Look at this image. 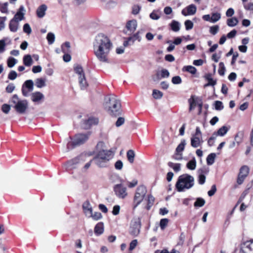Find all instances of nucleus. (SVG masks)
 <instances>
[{
  "mask_svg": "<svg viewBox=\"0 0 253 253\" xmlns=\"http://www.w3.org/2000/svg\"><path fill=\"white\" fill-rule=\"evenodd\" d=\"M92 44L93 53L97 59L102 63H109V56L113 46L109 37L99 33L95 37Z\"/></svg>",
  "mask_w": 253,
  "mask_h": 253,
  "instance_id": "obj_1",
  "label": "nucleus"
},
{
  "mask_svg": "<svg viewBox=\"0 0 253 253\" xmlns=\"http://www.w3.org/2000/svg\"><path fill=\"white\" fill-rule=\"evenodd\" d=\"M104 107L109 115H118L120 113L121 108L120 100L115 95L111 94L105 98Z\"/></svg>",
  "mask_w": 253,
  "mask_h": 253,
  "instance_id": "obj_2",
  "label": "nucleus"
},
{
  "mask_svg": "<svg viewBox=\"0 0 253 253\" xmlns=\"http://www.w3.org/2000/svg\"><path fill=\"white\" fill-rule=\"evenodd\" d=\"M115 151L110 150H101L92 159L94 163L99 168L108 166L109 162L114 157Z\"/></svg>",
  "mask_w": 253,
  "mask_h": 253,
  "instance_id": "obj_3",
  "label": "nucleus"
},
{
  "mask_svg": "<svg viewBox=\"0 0 253 253\" xmlns=\"http://www.w3.org/2000/svg\"><path fill=\"white\" fill-rule=\"evenodd\" d=\"M194 184V177L188 174H184L179 176L175 186L178 192H182L185 189L191 188Z\"/></svg>",
  "mask_w": 253,
  "mask_h": 253,
  "instance_id": "obj_4",
  "label": "nucleus"
},
{
  "mask_svg": "<svg viewBox=\"0 0 253 253\" xmlns=\"http://www.w3.org/2000/svg\"><path fill=\"white\" fill-rule=\"evenodd\" d=\"M14 105L13 108L19 114H24L28 108V102L26 100H21L16 94L13 95L10 100Z\"/></svg>",
  "mask_w": 253,
  "mask_h": 253,
  "instance_id": "obj_5",
  "label": "nucleus"
},
{
  "mask_svg": "<svg viewBox=\"0 0 253 253\" xmlns=\"http://www.w3.org/2000/svg\"><path fill=\"white\" fill-rule=\"evenodd\" d=\"M147 189L143 185L138 186L135 192L133 199L132 210H135L146 196Z\"/></svg>",
  "mask_w": 253,
  "mask_h": 253,
  "instance_id": "obj_6",
  "label": "nucleus"
},
{
  "mask_svg": "<svg viewBox=\"0 0 253 253\" xmlns=\"http://www.w3.org/2000/svg\"><path fill=\"white\" fill-rule=\"evenodd\" d=\"M88 134H78L73 139L70 138V140L67 143L68 149H70L77 146L80 145L87 141L88 139Z\"/></svg>",
  "mask_w": 253,
  "mask_h": 253,
  "instance_id": "obj_7",
  "label": "nucleus"
},
{
  "mask_svg": "<svg viewBox=\"0 0 253 253\" xmlns=\"http://www.w3.org/2000/svg\"><path fill=\"white\" fill-rule=\"evenodd\" d=\"M74 70L75 72L78 76L79 82L81 88L82 89H85L88 86V84L82 66L78 64H75L74 66Z\"/></svg>",
  "mask_w": 253,
  "mask_h": 253,
  "instance_id": "obj_8",
  "label": "nucleus"
},
{
  "mask_svg": "<svg viewBox=\"0 0 253 253\" xmlns=\"http://www.w3.org/2000/svg\"><path fill=\"white\" fill-rule=\"evenodd\" d=\"M141 228V220L139 217H136L133 218L131 221L129 233L136 237L140 233Z\"/></svg>",
  "mask_w": 253,
  "mask_h": 253,
  "instance_id": "obj_9",
  "label": "nucleus"
},
{
  "mask_svg": "<svg viewBox=\"0 0 253 253\" xmlns=\"http://www.w3.org/2000/svg\"><path fill=\"white\" fill-rule=\"evenodd\" d=\"M123 180L121 179V183L115 184L113 187L114 192L117 197L125 199L127 196L126 187L122 184Z\"/></svg>",
  "mask_w": 253,
  "mask_h": 253,
  "instance_id": "obj_10",
  "label": "nucleus"
},
{
  "mask_svg": "<svg viewBox=\"0 0 253 253\" xmlns=\"http://www.w3.org/2000/svg\"><path fill=\"white\" fill-rule=\"evenodd\" d=\"M34 90V82L31 80H27L24 82L22 87V93L25 97L29 96Z\"/></svg>",
  "mask_w": 253,
  "mask_h": 253,
  "instance_id": "obj_11",
  "label": "nucleus"
},
{
  "mask_svg": "<svg viewBox=\"0 0 253 253\" xmlns=\"http://www.w3.org/2000/svg\"><path fill=\"white\" fill-rule=\"evenodd\" d=\"M240 253H253V240L242 243L240 245Z\"/></svg>",
  "mask_w": 253,
  "mask_h": 253,
  "instance_id": "obj_12",
  "label": "nucleus"
},
{
  "mask_svg": "<svg viewBox=\"0 0 253 253\" xmlns=\"http://www.w3.org/2000/svg\"><path fill=\"white\" fill-rule=\"evenodd\" d=\"M249 172V168L247 166H242L238 174L237 182L239 185L242 184Z\"/></svg>",
  "mask_w": 253,
  "mask_h": 253,
  "instance_id": "obj_13",
  "label": "nucleus"
},
{
  "mask_svg": "<svg viewBox=\"0 0 253 253\" xmlns=\"http://www.w3.org/2000/svg\"><path fill=\"white\" fill-rule=\"evenodd\" d=\"M137 27V22L135 19L128 21L126 24V33L128 35L133 34Z\"/></svg>",
  "mask_w": 253,
  "mask_h": 253,
  "instance_id": "obj_14",
  "label": "nucleus"
},
{
  "mask_svg": "<svg viewBox=\"0 0 253 253\" xmlns=\"http://www.w3.org/2000/svg\"><path fill=\"white\" fill-rule=\"evenodd\" d=\"M87 156L85 154H83L78 157L68 161L67 165L69 167L74 168V166L77 164L83 163L86 160Z\"/></svg>",
  "mask_w": 253,
  "mask_h": 253,
  "instance_id": "obj_15",
  "label": "nucleus"
},
{
  "mask_svg": "<svg viewBox=\"0 0 253 253\" xmlns=\"http://www.w3.org/2000/svg\"><path fill=\"white\" fill-rule=\"evenodd\" d=\"M30 96L31 100L38 104L42 102L44 98V95L39 91L33 92Z\"/></svg>",
  "mask_w": 253,
  "mask_h": 253,
  "instance_id": "obj_16",
  "label": "nucleus"
},
{
  "mask_svg": "<svg viewBox=\"0 0 253 253\" xmlns=\"http://www.w3.org/2000/svg\"><path fill=\"white\" fill-rule=\"evenodd\" d=\"M26 10L23 5H21L18 11L14 15L12 19L19 22L24 19V15Z\"/></svg>",
  "mask_w": 253,
  "mask_h": 253,
  "instance_id": "obj_17",
  "label": "nucleus"
},
{
  "mask_svg": "<svg viewBox=\"0 0 253 253\" xmlns=\"http://www.w3.org/2000/svg\"><path fill=\"white\" fill-rule=\"evenodd\" d=\"M197 8L194 4H190L182 10V14L184 16L194 15L196 12Z\"/></svg>",
  "mask_w": 253,
  "mask_h": 253,
  "instance_id": "obj_18",
  "label": "nucleus"
},
{
  "mask_svg": "<svg viewBox=\"0 0 253 253\" xmlns=\"http://www.w3.org/2000/svg\"><path fill=\"white\" fill-rule=\"evenodd\" d=\"M203 142L202 137L192 135L191 138V145L192 147L197 148L200 146Z\"/></svg>",
  "mask_w": 253,
  "mask_h": 253,
  "instance_id": "obj_19",
  "label": "nucleus"
},
{
  "mask_svg": "<svg viewBox=\"0 0 253 253\" xmlns=\"http://www.w3.org/2000/svg\"><path fill=\"white\" fill-rule=\"evenodd\" d=\"M208 170L205 168L200 169L198 170L199 173L198 182L200 184L203 185L205 183L206 180V176L204 173H206Z\"/></svg>",
  "mask_w": 253,
  "mask_h": 253,
  "instance_id": "obj_20",
  "label": "nucleus"
},
{
  "mask_svg": "<svg viewBox=\"0 0 253 253\" xmlns=\"http://www.w3.org/2000/svg\"><path fill=\"white\" fill-rule=\"evenodd\" d=\"M83 208L86 216L90 217V215H91V213L92 212V207L90 203L86 201L83 204Z\"/></svg>",
  "mask_w": 253,
  "mask_h": 253,
  "instance_id": "obj_21",
  "label": "nucleus"
},
{
  "mask_svg": "<svg viewBox=\"0 0 253 253\" xmlns=\"http://www.w3.org/2000/svg\"><path fill=\"white\" fill-rule=\"evenodd\" d=\"M47 8V6L44 4L40 5L37 9V16L41 18L43 17L45 14Z\"/></svg>",
  "mask_w": 253,
  "mask_h": 253,
  "instance_id": "obj_22",
  "label": "nucleus"
},
{
  "mask_svg": "<svg viewBox=\"0 0 253 253\" xmlns=\"http://www.w3.org/2000/svg\"><path fill=\"white\" fill-rule=\"evenodd\" d=\"M18 27L19 22L12 19L10 21L9 24V28L10 31L12 32H16L18 30Z\"/></svg>",
  "mask_w": 253,
  "mask_h": 253,
  "instance_id": "obj_23",
  "label": "nucleus"
},
{
  "mask_svg": "<svg viewBox=\"0 0 253 253\" xmlns=\"http://www.w3.org/2000/svg\"><path fill=\"white\" fill-rule=\"evenodd\" d=\"M206 79L208 81V83L204 85V87H207L208 86H214L216 84V82L215 80H213L212 78L211 75L208 74L205 75Z\"/></svg>",
  "mask_w": 253,
  "mask_h": 253,
  "instance_id": "obj_24",
  "label": "nucleus"
},
{
  "mask_svg": "<svg viewBox=\"0 0 253 253\" xmlns=\"http://www.w3.org/2000/svg\"><path fill=\"white\" fill-rule=\"evenodd\" d=\"M104 232V225L103 223H98L94 228V232L97 235L102 234Z\"/></svg>",
  "mask_w": 253,
  "mask_h": 253,
  "instance_id": "obj_25",
  "label": "nucleus"
},
{
  "mask_svg": "<svg viewBox=\"0 0 253 253\" xmlns=\"http://www.w3.org/2000/svg\"><path fill=\"white\" fill-rule=\"evenodd\" d=\"M229 128L226 126H223L220 127L217 132H214V135L220 136H223L225 134L227 133L228 131L229 130Z\"/></svg>",
  "mask_w": 253,
  "mask_h": 253,
  "instance_id": "obj_26",
  "label": "nucleus"
},
{
  "mask_svg": "<svg viewBox=\"0 0 253 253\" xmlns=\"http://www.w3.org/2000/svg\"><path fill=\"white\" fill-rule=\"evenodd\" d=\"M239 23V20L235 17H233L227 19L226 24L230 27L236 26Z\"/></svg>",
  "mask_w": 253,
  "mask_h": 253,
  "instance_id": "obj_27",
  "label": "nucleus"
},
{
  "mask_svg": "<svg viewBox=\"0 0 253 253\" xmlns=\"http://www.w3.org/2000/svg\"><path fill=\"white\" fill-rule=\"evenodd\" d=\"M85 122L89 123V125H86L84 126V128L88 129L92 125L97 124L98 123V119L95 118H90L85 120Z\"/></svg>",
  "mask_w": 253,
  "mask_h": 253,
  "instance_id": "obj_28",
  "label": "nucleus"
},
{
  "mask_svg": "<svg viewBox=\"0 0 253 253\" xmlns=\"http://www.w3.org/2000/svg\"><path fill=\"white\" fill-rule=\"evenodd\" d=\"M46 80L42 78H38L35 80V85L38 88H42L46 85Z\"/></svg>",
  "mask_w": 253,
  "mask_h": 253,
  "instance_id": "obj_29",
  "label": "nucleus"
},
{
  "mask_svg": "<svg viewBox=\"0 0 253 253\" xmlns=\"http://www.w3.org/2000/svg\"><path fill=\"white\" fill-rule=\"evenodd\" d=\"M23 63L26 66H31L33 64V60L30 55H26L23 57Z\"/></svg>",
  "mask_w": 253,
  "mask_h": 253,
  "instance_id": "obj_30",
  "label": "nucleus"
},
{
  "mask_svg": "<svg viewBox=\"0 0 253 253\" xmlns=\"http://www.w3.org/2000/svg\"><path fill=\"white\" fill-rule=\"evenodd\" d=\"M126 157L130 163H133L134 160L135 153L132 150H129L126 153Z\"/></svg>",
  "mask_w": 253,
  "mask_h": 253,
  "instance_id": "obj_31",
  "label": "nucleus"
},
{
  "mask_svg": "<svg viewBox=\"0 0 253 253\" xmlns=\"http://www.w3.org/2000/svg\"><path fill=\"white\" fill-rule=\"evenodd\" d=\"M216 157L215 153H211L209 154L207 158V163L208 165H211L214 162V160Z\"/></svg>",
  "mask_w": 253,
  "mask_h": 253,
  "instance_id": "obj_32",
  "label": "nucleus"
},
{
  "mask_svg": "<svg viewBox=\"0 0 253 253\" xmlns=\"http://www.w3.org/2000/svg\"><path fill=\"white\" fill-rule=\"evenodd\" d=\"M154 200V198L152 195H150L148 196L147 199V203L146 206L145 207V208L147 210H149L153 205Z\"/></svg>",
  "mask_w": 253,
  "mask_h": 253,
  "instance_id": "obj_33",
  "label": "nucleus"
},
{
  "mask_svg": "<svg viewBox=\"0 0 253 253\" xmlns=\"http://www.w3.org/2000/svg\"><path fill=\"white\" fill-rule=\"evenodd\" d=\"M170 27L172 30L174 32H178L180 30V24L176 21H172L170 24Z\"/></svg>",
  "mask_w": 253,
  "mask_h": 253,
  "instance_id": "obj_34",
  "label": "nucleus"
},
{
  "mask_svg": "<svg viewBox=\"0 0 253 253\" xmlns=\"http://www.w3.org/2000/svg\"><path fill=\"white\" fill-rule=\"evenodd\" d=\"M196 167V161L195 158H193L187 164V168L190 170H194Z\"/></svg>",
  "mask_w": 253,
  "mask_h": 253,
  "instance_id": "obj_35",
  "label": "nucleus"
},
{
  "mask_svg": "<svg viewBox=\"0 0 253 253\" xmlns=\"http://www.w3.org/2000/svg\"><path fill=\"white\" fill-rule=\"evenodd\" d=\"M70 43L68 42H65L61 46L62 52L64 53L70 52Z\"/></svg>",
  "mask_w": 253,
  "mask_h": 253,
  "instance_id": "obj_36",
  "label": "nucleus"
},
{
  "mask_svg": "<svg viewBox=\"0 0 253 253\" xmlns=\"http://www.w3.org/2000/svg\"><path fill=\"white\" fill-rule=\"evenodd\" d=\"M186 144L185 140H182L176 148L175 151L176 153H181L184 150Z\"/></svg>",
  "mask_w": 253,
  "mask_h": 253,
  "instance_id": "obj_37",
  "label": "nucleus"
},
{
  "mask_svg": "<svg viewBox=\"0 0 253 253\" xmlns=\"http://www.w3.org/2000/svg\"><path fill=\"white\" fill-rule=\"evenodd\" d=\"M163 93L159 90L154 89L153 90L152 96L156 99H161L163 97Z\"/></svg>",
  "mask_w": 253,
  "mask_h": 253,
  "instance_id": "obj_38",
  "label": "nucleus"
},
{
  "mask_svg": "<svg viewBox=\"0 0 253 253\" xmlns=\"http://www.w3.org/2000/svg\"><path fill=\"white\" fill-rule=\"evenodd\" d=\"M183 70L188 72H189L192 74H196L197 71L196 68L192 66H184L183 67Z\"/></svg>",
  "mask_w": 253,
  "mask_h": 253,
  "instance_id": "obj_39",
  "label": "nucleus"
},
{
  "mask_svg": "<svg viewBox=\"0 0 253 253\" xmlns=\"http://www.w3.org/2000/svg\"><path fill=\"white\" fill-rule=\"evenodd\" d=\"M168 166L172 168L175 172H178L180 170V164H174L172 162H169Z\"/></svg>",
  "mask_w": 253,
  "mask_h": 253,
  "instance_id": "obj_40",
  "label": "nucleus"
},
{
  "mask_svg": "<svg viewBox=\"0 0 253 253\" xmlns=\"http://www.w3.org/2000/svg\"><path fill=\"white\" fill-rule=\"evenodd\" d=\"M46 39L49 44H52L55 41V35L52 33H48L47 34Z\"/></svg>",
  "mask_w": 253,
  "mask_h": 253,
  "instance_id": "obj_41",
  "label": "nucleus"
},
{
  "mask_svg": "<svg viewBox=\"0 0 253 253\" xmlns=\"http://www.w3.org/2000/svg\"><path fill=\"white\" fill-rule=\"evenodd\" d=\"M221 18V14L219 13H213L211 15V23H215Z\"/></svg>",
  "mask_w": 253,
  "mask_h": 253,
  "instance_id": "obj_42",
  "label": "nucleus"
},
{
  "mask_svg": "<svg viewBox=\"0 0 253 253\" xmlns=\"http://www.w3.org/2000/svg\"><path fill=\"white\" fill-rule=\"evenodd\" d=\"M17 63V60L13 57H10L7 60V66L9 68L13 67Z\"/></svg>",
  "mask_w": 253,
  "mask_h": 253,
  "instance_id": "obj_43",
  "label": "nucleus"
},
{
  "mask_svg": "<svg viewBox=\"0 0 253 253\" xmlns=\"http://www.w3.org/2000/svg\"><path fill=\"white\" fill-rule=\"evenodd\" d=\"M205 204V201L204 199L201 198H198L197 199L196 201L194 203V206L201 207H203Z\"/></svg>",
  "mask_w": 253,
  "mask_h": 253,
  "instance_id": "obj_44",
  "label": "nucleus"
},
{
  "mask_svg": "<svg viewBox=\"0 0 253 253\" xmlns=\"http://www.w3.org/2000/svg\"><path fill=\"white\" fill-rule=\"evenodd\" d=\"M134 42L135 41L134 40L132 36H130L129 38H128L126 39V40L124 41L123 45L125 47H126L128 45H132Z\"/></svg>",
  "mask_w": 253,
  "mask_h": 253,
  "instance_id": "obj_45",
  "label": "nucleus"
},
{
  "mask_svg": "<svg viewBox=\"0 0 253 253\" xmlns=\"http://www.w3.org/2000/svg\"><path fill=\"white\" fill-rule=\"evenodd\" d=\"M225 67L223 62H220L219 64L218 73L221 76H223L225 74Z\"/></svg>",
  "mask_w": 253,
  "mask_h": 253,
  "instance_id": "obj_46",
  "label": "nucleus"
},
{
  "mask_svg": "<svg viewBox=\"0 0 253 253\" xmlns=\"http://www.w3.org/2000/svg\"><path fill=\"white\" fill-rule=\"evenodd\" d=\"M171 82L174 84H178L181 83L182 80L180 76H176L172 78Z\"/></svg>",
  "mask_w": 253,
  "mask_h": 253,
  "instance_id": "obj_47",
  "label": "nucleus"
},
{
  "mask_svg": "<svg viewBox=\"0 0 253 253\" xmlns=\"http://www.w3.org/2000/svg\"><path fill=\"white\" fill-rule=\"evenodd\" d=\"M141 9V6L139 5H134L132 7V13L133 15H136L138 14Z\"/></svg>",
  "mask_w": 253,
  "mask_h": 253,
  "instance_id": "obj_48",
  "label": "nucleus"
},
{
  "mask_svg": "<svg viewBox=\"0 0 253 253\" xmlns=\"http://www.w3.org/2000/svg\"><path fill=\"white\" fill-rule=\"evenodd\" d=\"M10 109V106L7 104H4L1 106V110L2 112L5 114H7L9 112Z\"/></svg>",
  "mask_w": 253,
  "mask_h": 253,
  "instance_id": "obj_49",
  "label": "nucleus"
},
{
  "mask_svg": "<svg viewBox=\"0 0 253 253\" xmlns=\"http://www.w3.org/2000/svg\"><path fill=\"white\" fill-rule=\"evenodd\" d=\"M89 217H92L94 220H97L102 217V215L99 212H95L94 213L92 212L91 215Z\"/></svg>",
  "mask_w": 253,
  "mask_h": 253,
  "instance_id": "obj_50",
  "label": "nucleus"
},
{
  "mask_svg": "<svg viewBox=\"0 0 253 253\" xmlns=\"http://www.w3.org/2000/svg\"><path fill=\"white\" fill-rule=\"evenodd\" d=\"M189 103H190V110H192L195 108L197 105V101L193 97L190 98L189 99Z\"/></svg>",
  "mask_w": 253,
  "mask_h": 253,
  "instance_id": "obj_51",
  "label": "nucleus"
},
{
  "mask_svg": "<svg viewBox=\"0 0 253 253\" xmlns=\"http://www.w3.org/2000/svg\"><path fill=\"white\" fill-rule=\"evenodd\" d=\"M23 31L27 33L28 35H29L32 32V29L30 25L28 23L25 24L23 26Z\"/></svg>",
  "mask_w": 253,
  "mask_h": 253,
  "instance_id": "obj_52",
  "label": "nucleus"
},
{
  "mask_svg": "<svg viewBox=\"0 0 253 253\" xmlns=\"http://www.w3.org/2000/svg\"><path fill=\"white\" fill-rule=\"evenodd\" d=\"M184 24L185 26V28L187 30H189L193 28V23L191 21L189 20H186L185 21Z\"/></svg>",
  "mask_w": 253,
  "mask_h": 253,
  "instance_id": "obj_53",
  "label": "nucleus"
},
{
  "mask_svg": "<svg viewBox=\"0 0 253 253\" xmlns=\"http://www.w3.org/2000/svg\"><path fill=\"white\" fill-rule=\"evenodd\" d=\"M219 27L218 25L213 26L210 28V32L211 34L214 35L217 33L219 31Z\"/></svg>",
  "mask_w": 253,
  "mask_h": 253,
  "instance_id": "obj_54",
  "label": "nucleus"
},
{
  "mask_svg": "<svg viewBox=\"0 0 253 253\" xmlns=\"http://www.w3.org/2000/svg\"><path fill=\"white\" fill-rule=\"evenodd\" d=\"M169 220L167 218L162 219L160 221V225L162 229H164L167 226Z\"/></svg>",
  "mask_w": 253,
  "mask_h": 253,
  "instance_id": "obj_55",
  "label": "nucleus"
},
{
  "mask_svg": "<svg viewBox=\"0 0 253 253\" xmlns=\"http://www.w3.org/2000/svg\"><path fill=\"white\" fill-rule=\"evenodd\" d=\"M215 109L217 110H221L223 108V104L220 101H216L214 103Z\"/></svg>",
  "mask_w": 253,
  "mask_h": 253,
  "instance_id": "obj_56",
  "label": "nucleus"
},
{
  "mask_svg": "<svg viewBox=\"0 0 253 253\" xmlns=\"http://www.w3.org/2000/svg\"><path fill=\"white\" fill-rule=\"evenodd\" d=\"M123 167V163L121 160H118L115 164V168L117 170H121Z\"/></svg>",
  "mask_w": 253,
  "mask_h": 253,
  "instance_id": "obj_57",
  "label": "nucleus"
},
{
  "mask_svg": "<svg viewBox=\"0 0 253 253\" xmlns=\"http://www.w3.org/2000/svg\"><path fill=\"white\" fill-rule=\"evenodd\" d=\"M6 20V17H0V31H1L4 28L5 22Z\"/></svg>",
  "mask_w": 253,
  "mask_h": 253,
  "instance_id": "obj_58",
  "label": "nucleus"
},
{
  "mask_svg": "<svg viewBox=\"0 0 253 253\" xmlns=\"http://www.w3.org/2000/svg\"><path fill=\"white\" fill-rule=\"evenodd\" d=\"M17 73L15 71H11L8 74V78L10 80H14L17 78Z\"/></svg>",
  "mask_w": 253,
  "mask_h": 253,
  "instance_id": "obj_59",
  "label": "nucleus"
},
{
  "mask_svg": "<svg viewBox=\"0 0 253 253\" xmlns=\"http://www.w3.org/2000/svg\"><path fill=\"white\" fill-rule=\"evenodd\" d=\"M161 76L163 78H167L169 76V73L167 69H162L161 72Z\"/></svg>",
  "mask_w": 253,
  "mask_h": 253,
  "instance_id": "obj_60",
  "label": "nucleus"
},
{
  "mask_svg": "<svg viewBox=\"0 0 253 253\" xmlns=\"http://www.w3.org/2000/svg\"><path fill=\"white\" fill-rule=\"evenodd\" d=\"M243 137V133L242 132H239L235 136V139L238 142L240 143Z\"/></svg>",
  "mask_w": 253,
  "mask_h": 253,
  "instance_id": "obj_61",
  "label": "nucleus"
},
{
  "mask_svg": "<svg viewBox=\"0 0 253 253\" xmlns=\"http://www.w3.org/2000/svg\"><path fill=\"white\" fill-rule=\"evenodd\" d=\"M243 137V133L242 132H239L235 136V139L238 142L240 143Z\"/></svg>",
  "mask_w": 253,
  "mask_h": 253,
  "instance_id": "obj_62",
  "label": "nucleus"
},
{
  "mask_svg": "<svg viewBox=\"0 0 253 253\" xmlns=\"http://www.w3.org/2000/svg\"><path fill=\"white\" fill-rule=\"evenodd\" d=\"M216 191V187L215 185H212L211 189L208 192V195L210 197L213 196Z\"/></svg>",
  "mask_w": 253,
  "mask_h": 253,
  "instance_id": "obj_63",
  "label": "nucleus"
},
{
  "mask_svg": "<svg viewBox=\"0 0 253 253\" xmlns=\"http://www.w3.org/2000/svg\"><path fill=\"white\" fill-rule=\"evenodd\" d=\"M125 123V119L123 117H119L116 122V126L117 127L121 126Z\"/></svg>",
  "mask_w": 253,
  "mask_h": 253,
  "instance_id": "obj_64",
  "label": "nucleus"
}]
</instances>
